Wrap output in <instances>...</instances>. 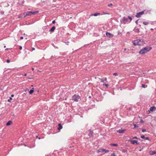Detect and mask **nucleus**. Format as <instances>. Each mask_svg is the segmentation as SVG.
Returning <instances> with one entry per match:
<instances>
[{"label":"nucleus","mask_w":156,"mask_h":156,"mask_svg":"<svg viewBox=\"0 0 156 156\" xmlns=\"http://www.w3.org/2000/svg\"><path fill=\"white\" fill-rule=\"evenodd\" d=\"M133 43L134 46L141 45L144 44V41L142 39H137L133 41Z\"/></svg>","instance_id":"obj_1"},{"label":"nucleus","mask_w":156,"mask_h":156,"mask_svg":"<svg viewBox=\"0 0 156 156\" xmlns=\"http://www.w3.org/2000/svg\"><path fill=\"white\" fill-rule=\"evenodd\" d=\"M152 49L151 47H147L143 48L140 51L139 53L140 54H143L147 53L148 51H149Z\"/></svg>","instance_id":"obj_2"},{"label":"nucleus","mask_w":156,"mask_h":156,"mask_svg":"<svg viewBox=\"0 0 156 156\" xmlns=\"http://www.w3.org/2000/svg\"><path fill=\"white\" fill-rule=\"evenodd\" d=\"M38 12V11H28L26 12L25 16H30L32 15H35Z\"/></svg>","instance_id":"obj_3"},{"label":"nucleus","mask_w":156,"mask_h":156,"mask_svg":"<svg viewBox=\"0 0 156 156\" xmlns=\"http://www.w3.org/2000/svg\"><path fill=\"white\" fill-rule=\"evenodd\" d=\"M80 98V97L76 94L74 95L73 97V100L76 101H78Z\"/></svg>","instance_id":"obj_4"},{"label":"nucleus","mask_w":156,"mask_h":156,"mask_svg":"<svg viewBox=\"0 0 156 156\" xmlns=\"http://www.w3.org/2000/svg\"><path fill=\"white\" fill-rule=\"evenodd\" d=\"M145 11V10H144L143 11H142L141 12L137 13L135 16L136 17L138 18L140 17L141 15H142L143 14H144Z\"/></svg>","instance_id":"obj_5"},{"label":"nucleus","mask_w":156,"mask_h":156,"mask_svg":"<svg viewBox=\"0 0 156 156\" xmlns=\"http://www.w3.org/2000/svg\"><path fill=\"white\" fill-rule=\"evenodd\" d=\"M131 143L133 144H135L136 145H140V143L139 142H138L137 140H130Z\"/></svg>","instance_id":"obj_6"},{"label":"nucleus","mask_w":156,"mask_h":156,"mask_svg":"<svg viewBox=\"0 0 156 156\" xmlns=\"http://www.w3.org/2000/svg\"><path fill=\"white\" fill-rule=\"evenodd\" d=\"M106 36L109 38H112L113 37V35L110 33L106 32Z\"/></svg>","instance_id":"obj_7"},{"label":"nucleus","mask_w":156,"mask_h":156,"mask_svg":"<svg viewBox=\"0 0 156 156\" xmlns=\"http://www.w3.org/2000/svg\"><path fill=\"white\" fill-rule=\"evenodd\" d=\"M89 133L88 134V136H89V137L88 138H90L91 137H93V131L90 129L89 130Z\"/></svg>","instance_id":"obj_8"},{"label":"nucleus","mask_w":156,"mask_h":156,"mask_svg":"<svg viewBox=\"0 0 156 156\" xmlns=\"http://www.w3.org/2000/svg\"><path fill=\"white\" fill-rule=\"evenodd\" d=\"M125 131H126V129H121L116 131L118 133H123Z\"/></svg>","instance_id":"obj_9"},{"label":"nucleus","mask_w":156,"mask_h":156,"mask_svg":"<svg viewBox=\"0 0 156 156\" xmlns=\"http://www.w3.org/2000/svg\"><path fill=\"white\" fill-rule=\"evenodd\" d=\"M55 28L56 27L55 26H53L50 29L49 31L51 32H53Z\"/></svg>","instance_id":"obj_10"},{"label":"nucleus","mask_w":156,"mask_h":156,"mask_svg":"<svg viewBox=\"0 0 156 156\" xmlns=\"http://www.w3.org/2000/svg\"><path fill=\"white\" fill-rule=\"evenodd\" d=\"M128 19L126 18L125 17H124L123 18L122 21H123V23L124 24H125L126 22L128 21Z\"/></svg>","instance_id":"obj_11"},{"label":"nucleus","mask_w":156,"mask_h":156,"mask_svg":"<svg viewBox=\"0 0 156 156\" xmlns=\"http://www.w3.org/2000/svg\"><path fill=\"white\" fill-rule=\"evenodd\" d=\"M49 28V27L48 25L43 27H42V29L44 30V32H45V30L48 29Z\"/></svg>","instance_id":"obj_12"},{"label":"nucleus","mask_w":156,"mask_h":156,"mask_svg":"<svg viewBox=\"0 0 156 156\" xmlns=\"http://www.w3.org/2000/svg\"><path fill=\"white\" fill-rule=\"evenodd\" d=\"M133 31L136 33H138L140 32L139 29L138 28H135L134 30Z\"/></svg>","instance_id":"obj_13"},{"label":"nucleus","mask_w":156,"mask_h":156,"mask_svg":"<svg viewBox=\"0 0 156 156\" xmlns=\"http://www.w3.org/2000/svg\"><path fill=\"white\" fill-rule=\"evenodd\" d=\"M156 107L155 106H153L151 107L150 109V110L151 111H153L156 109Z\"/></svg>","instance_id":"obj_14"},{"label":"nucleus","mask_w":156,"mask_h":156,"mask_svg":"<svg viewBox=\"0 0 156 156\" xmlns=\"http://www.w3.org/2000/svg\"><path fill=\"white\" fill-rule=\"evenodd\" d=\"M58 130H60L62 128V125L60 123H59L58 124Z\"/></svg>","instance_id":"obj_15"},{"label":"nucleus","mask_w":156,"mask_h":156,"mask_svg":"<svg viewBox=\"0 0 156 156\" xmlns=\"http://www.w3.org/2000/svg\"><path fill=\"white\" fill-rule=\"evenodd\" d=\"M100 13L96 12V13H94L93 14H91V15L96 16H97L98 15H100Z\"/></svg>","instance_id":"obj_16"},{"label":"nucleus","mask_w":156,"mask_h":156,"mask_svg":"<svg viewBox=\"0 0 156 156\" xmlns=\"http://www.w3.org/2000/svg\"><path fill=\"white\" fill-rule=\"evenodd\" d=\"M12 121H9L6 124V125L7 126H9L11 124Z\"/></svg>","instance_id":"obj_17"},{"label":"nucleus","mask_w":156,"mask_h":156,"mask_svg":"<svg viewBox=\"0 0 156 156\" xmlns=\"http://www.w3.org/2000/svg\"><path fill=\"white\" fill-rule=\"evenodd\" d=\"M34 88H33L32 89L29 91V93L30 94H32L34 92Z\"/></svg>","instance_id":"obj_18"},{"label":"nucleus","mask_w":156,"mask_h":156,"mask_svg":"<svg viewBox=\"0 0 156 156\" xmlns=\"http://www.w3.org/2000/svg\"><path fill=\"white\" fill-rule=\"evenodd\" d=\"M104 149L100 148L98 150V151L99 152H103L104 151Z\"/></svg>","instance_id":"obj_19"},{"label":"nucleus","mask_w":156,"mask_h":156,"mask_svg":"<svg viewBox=\"0 0 156 156\" xmlns=\"http://www.w3.org/2000/svg\"><path fill=\"white\" fill-rule=\"evenodd\" d=\"M143 23L144 25H147L149 23V22L146 21H144L143 22Z\"/></svg>","instance_id":"obj_20"},{"label":"nucleus","mask_w":156,"mask_h":156,"mask_svg":"<svg viewBox=\"0 0 156 156\" xmlns=\"http://www.w3.org/2000/svg\"><path fill=\"white\" fill-rule=\"evenodd\" d=\"M110 145L111 146H114L115 147H117L118 146V144H111Z\"/></svg>","instance_id":"obj_21"},{"label":"nucleus","mask_w":156,"mask_h":156,"mask_svg":"<svg viewBox=\"0 0 156 156\" xmlns=\"http://www.w3.org/2000/svg\"><path fill=\"white\" fill-rule=\"evenodd\" d=\"M147 85L145 84H142V87L143 88H145L147 87Z\"/></svg>","instance_id":"obj_22"},{"label":"nucleus","mask_w":156,"mask_h":156,"mask_svg":"<svg viewBox=\"0 0 156 156\" xmlns=\"http://www.w3.org/2000/svg\"><path fill=\"white\" fill-rule=\"evenodd\" d=\"M103 86H105L106 87H108L109 86V85L108 84H106V83H104L103 84Z\"/></svg>","instance_id":"obj_23"},{"label":"nucleus","mask_w":156,"mask_h":156,"mask_svg":"<svg viewBox=\"0 0 156 156\" xmlns=\"http://www.w3.org/2000/svg\"><path fill=\"white\" fill-rule=\"evenodd\" d=\"M133 125H134V129H135L136 128H138L139 127V126L138 125H137L136 124H133Z\"/></svg>","instance_id":"obj_24"},{"label":"nucleus","mask_w":156,"mask_h":156,"mask_svg":"<svg viewBox=\"0 0 156 156\" xmlns=\"http://www.w3.org/2000/svg\"><path fill=\"white\" fill-rule=\"evenodd\" d=\"M122 152L124 153H126L127 152V151L126 149H123L122 150Z\"/></svg>","instance_id":"obj_25"},{"label":"nucleus","mask_w":156,"mask_h":156,"mask_svg":"<svg viewBox=\"0 0 156 156\" xmlns=\"http://www.w3.org/2000/svg\"><path fill=\"white\" fill-rule=\"evenodd\" d=\"M156 154V151H152V153L151 154V155H154Z\"/></svg>","instance_id":"obj_26"},{"label":"nucleus","mask_w":156,"mask_h":156,"mask_svg":"<svg viewBox=\"0 0 156 156\" xmlns=\"http://www.w3.org/2000/svg\"><path fill=\"white\" fill-rule=\"evenodd\" d=\"M128 18L130 20V21H132V19L131 17L130 16H128Z\"/></svg>","instance_id":"obj_27"},{"label":"nucleus","mask_w":156,"mask_h":156,"mask_svg":"<svg viewBox=\"0 0 156 156\" xmlns=\"http://www.w3.org/2000/svg\"><path fill=\"white\" fill-rule=\"evenodd\" d=\"M140 137L142 139H145V136L144 135H142L140 136Z\"/></svg>","instance_id":"obj_28"},{"label":"nucleus","mask_w":156,"mask_h":156,"mask_svg":"<svg viewBox=\"0 0 156 156\" xmlns=\"http://www.w3.org/2000/svg\"><path fill=\"white\" fill-rule=\"evenodd\" d=\"M12 98L10 97L8 99V101L9 102H10V100H12Z\"/></svg>","instance_id":"obj_29"},{"label":"nucleus","mask_w":156,"mask_h":156,"mask_svg":"<svg viewBox=\"0 0 156 156\" xmlns=\"http://www.w3.org/2000/svg\"><path fill=\"white\" fill-rule=\"evenodd\" d=\"M145 139L146 140H150L149 139V138L148 137H145Z\"/></svg>","instance_id":"obj_30"},{"label":"nucleus","mask_w":156,"mask_h":156,"mask_svg":"<svg viewBox=\"0 0 156 156\" xmlns=\"http://www.w3.org/2000/svg\"><path fill=\"white\" fill-rule=\"evenodd\" d=\"M133 139H139V140H140V139H139L136 136H134L133 138Z\"/></svg>","instance_id":"obj_31"},{"label":"nucleus","mask_w":156,"mask_h":156,"mask_svg":"<svg viewBox=\"0 0 156 156\" xmlns=\"http://www.w3.org/2000/svg\"><path fill=\"white\" fill-rule=\"evenodd\" d=\"M110 156H116V155L115 153H112Z\"/></svg>","instance_id":"obj_32"},{"label":"nucleus","mask_w":156,"mask_h":156,"mask_svg":"<svg viewBox=\"0 0 156 156\" xmlns=\"http://www.w3.org/2000/svg\"><path fill=\"white\" fill-rule=\"evenodd\" d=\"M104 150L105 151H104V152H105V153H107V152H108L109 151V150H106V149H104Z\"/></svg>","instance_id":"obj_33"},{"label":"nucleus","mask_w":156,"mask_h":156,"mask_svg":"<svg viewBox=\"0 0 156 156\" xmlns=\"http://www.w3.org/2000/svg\"><path fill=\"white\" fill-rule=\"evenodd\" d=\"M142 132H146V130L145 129H143L142 130Z\"/></svg>","instance_id":"obj_34"},{"label":"nucleus","mask_w":156,"mask_h":156,"mask_svg":"<svg viewBox=\"0 0 156 156\" xmlns=\"http://www.w3.org/2000/svg\"><path fill=\"white\" fill-rule=\"evenodd\" d=\"M140 122L141 123H143L144 122V121L143 120L141 119L140 120Z\"/></svg>","instance_id":"obj_35"},{"label":"nucleus","mask_w":156,"mask_h":156,"mask_svg":"<svg viewBox=\"0 0 156 156\" xmlns=\"http://www.w3.org/2000/svg\"><path fill=\"white\" fill-rule=\"evenodd\" d=\"M0 13L2 15H3L4 14V12L3 11H1L0 12Z\"/></svg>","instance_id":"obj_36"},{"label":"nucleus","mask_w":156,"mask_h":156,"mask_svg":"<svg viewBox=\"0 0 156 156\" xmlns=\"http://www.w3.org/2000/svg\"><path fill=\"white\" fill-rule=\"evenodd\" d=\"M113 75L115 76H117L118 75V74L117 73H115L113 74Z\"/></svg>","instance_id":"obj_37"},{"label":"nucleus","mask_w":156,"mask_h":156,"mask_svg":"<svg viewBox=\"0 0 156 156\" xmlns=\"http://www.w3.org/2000/svg\"><path fill=\"white\" fill-rule=\"evenodd\" d=\"M103 13L104 14H105V15H106V14H108H108H109V13H108V12H103Z\"/></svg>","instance_id":"obj_38"},{"label":"nucleus","mask_w":156,"mask_h":156,"mask_svg":"<svg viewBox=\"0 0 156 156\" xmlns=\"http://www.w3.org/2000/svg\"><path fill=\"white\" fill-rule=\"evenodd\" d=\"M112 5V3H110L109 4H108V7H110Z\"/></svg>","instance_id":"obj_39"},{"label":"nucleus","mask_w":156,"mask_h":156,"mask_svg":"<svg viewBox=\"0 0 156 156\" xmlns=\"http://www.w3.org/2000/svg\"><path fill=\"white\" fill-rule=\"evenodd\" d=\"M69 41H67V42H65V43L67 45H69Z\"/></svg>","instance_id":"obj_40"},{"label":"nucleus","mask_w":156,"mask_h":156,"mask_svg":"<svg viewBox=\"0 0 156 156\" xmlns=\"http://www.w3.org/2000/svg\"><path fill=\"white\" fill-rule=\"evenodd\" d=\"M10 62V60L9 59H7L6 60V62L7 63H9Z\"/></svg>","instance_id":"obj_41"},{"label":"nucleus","mask_w":156,"mask_h":156,"mask_svg":"<svg viewBox=\"0 0 156 156\" xmlns=\"http://www.w3.org/2000/svg\"><path fill=\"white\" fill-rule=\"evenodd\" d=\"M52 23L53 24H55V20H53V21H52Z\"/></svg>","instance_id":"obj_42"},{"label":"nucleus","mask_w":156,"mask_h":156,"mask_svg":"<svg viewBox=\"0 0 156 156\" xmlns=\"http://www.w3.org/2000/svg\"><path fill=\"white\" fill-rule=\"evenodd\" d=\"M138 20H137L136 21L135 23L136 24H137V25L138 24Z\"/></svg>","instance_id":"obj_43"},{"label":"nucleus","mask_w":156,"mask_h":156,"mask_svg":"<svg viewBox=\"0 0 156 156\" xmlns=\"http://www.w3.org/2000/svg\"><path fill=\"white\" fill-rule=\"evenodd\" d=\"M22 48V47L21 46H20L19 47V49L20 50H21Z\"/></svg>","instance_id":"obj_44"},{"label":"nucleus","mask_w":156,"mask_h":156,"mask_svg":"<svg viewBox=\"0 0 156 156\" xmlns=\"http://www.w3.org/2000/svg\"><path fill=\"white\" fill-rule=\"evenodd\" d=\"M36 137L37 138H38V139H41V138H40V137H38V136H36Z\"/></svg>","instance_id":"obj_45"},{"label":"nucleus","mask_w":156,"mask_h":156,"mask_svg":"<svg viewBox=\"0 0 156 156\" xmlns=\"http://www.w3.org/2000/svg\"><path fill=\"white\" fill-rule=\"evenodd\" d=\"M23 37H20V39L22 40V39H23Z\"/></svg>","instance_id":"obj_46"},{"label":"nucleus","mask_w":156,"mask_h":156,"mask_svg":"<svg viewBox=\"0 0 156 156\" xmlns=\"http://www.w3.org/2000/svg\"><path fill=\"white\" fill-rule=\"evenodd\" d=\"M101 82H103V80L102 79H101Z\"/></svg>","instance_id":"obj_47"},{"label":"nucleus","mask_w":156,"mask_h":156,"mask_svg":"<svg viewBox=\"0 0 156 156\" xmlns=\"http://www.w3.org/2000/svg\"><path fill=\"white\" fill-rule=\"evenodd\" d=\"M14 96V95L13 94H12L11 95V97H13Z\"/></svg>","instance_id":"obj_48"},{"label":"nucleus","mask_w":156,"mask_h":156,"mask_svg":"<svg viewBox=\"0 0 156 156\" xmlns=\"http://www.w3.org/2000/svg\"><path fill=\"white\" fill-rule=\"evenodd\" d=\"M35 50V48H32V50Z\"/></svg>","instance_id":"obj_49"},{"label":"nucleus","mask_w":156,"mask_h":156,"mask_svg":"<svg viewBox=\"0 0 156 156\" xmlns=\"http://www.w3.org/2000/svg\"><path fill=\"white\" fill-rule=\"evenodd\" d=\"M104 80L105 81H106L107 80V78H105L104 79Z\"/></svg>","instance_id":"obj_50"},{"label":"nucleus","mask_w":156,"mask_h":156,"mask_svg":"<svg viewBox=\"0 0 156 156\" xmlns=\"http://www.w3.org/2000/svg\"><path fill=\"white\" fill-rule=\"evenodd\" d=\"M126 48H125L124 49V50L125 51H126Z\"/></svg>","instance_id":"obj_51"},{"label":"nucleus","mask_w":156,"mask_h":156,"mask_svg":"<svg viewBox=\"0 0 156 156\" xmlns=\"http://www.w3.org/2000/svg\"><path fill=\"white\" fill-rule=\"evenodd\" d=\"M27 78L30 79H32V78H29V77H27Z\"/></svg>","instance_id":"obj_52"},{"label":"nucleus","mask_w":156,"mask_h":156,"mask_svg":"<svg viewBox=\"0 0 156 156\" xmlns=\"http://www.w3.org/2000/svg\"><path fill=\"white\" fill-rule=\"evenodd\" d=\"M150 30H153V28H151V29H150Z\"/></svg>","instance_id":"obj_53"},{"label":"nucleus","mask_w":156,"mask_h":156,"mask_svg":"<svg viewBox=\"0 0 156 156\" xmlns=\"http://www.w3.org/2000/svg\"><path fill=\"white\" fill-rule=\"evenodd\" d=\"M27 74H25L24 75V76H27Z\"/></svg>","instance_id":"obj_54"},{"label":"nucleus","mask_w":156,"mask_h":156,"mask_svg":"<svg viewBox=\"0 0 156 156\" xmlns=\"http://www.w3.org/2000/svg\"><path fill=\"white\" fill-rule=\"evenodd\" d=\"M32 70H34V68H32Z\"/></svg>","instance_id":"obj_55"},{"label":"nucleus","mask_w":156,"mask_h":156,"mask_svg":"<svg viewBox=\"0 0 156 156\" xmlns=\"http://www.w3.org/2000/svg\"><path fill=\"white\" fill-rule=\"evenodd\" d=\"M8 50V48H7L5 49V50Z\"/></svg>","instance_id":"obj_56"},{"label":"nucleus","mask_w":156,"mask_h":156,"mask_svg":"<svg viewBox=\"0 0 156 156\" xmlns=\"http://www.w3.org/2000/svg\"><path fill=\"white\" fill-rule=\"evenodd\" d=\"M118 34L119 33V30L118 31Z\"/></svg>","instance_id":"obj_57"},{"label":"nucleus","mask_w":156,"mask_h":156,"mask_svg":"<svg viewBox=\"0 0 156 156\" xmlns=\"http://www.w3.org/2000/svg\"><path fill=\"white\" fill-rule=\"evenodd\" d=\"M141 150H142V149H140V150H139V151H141Z\"/></svg>","instance_id":"obj_58"},{"label":"nucleus","mask_w":156,"mask_h":156,"mask_svg":"<svg viewBox=\"0 0 156 156\" xmlns=\"http://www.w3.org/2000/svg\"><path fill=\"white\" fill-rule=\"evenodd\" d=\"M149 112H148V114H149L150 112V111H149Z\"/></svg>","instance_id":"obj_59"},{"label":"nucleus","mask_w":156,"mask_h":156,"mask_svg":"<svg viewBox=\"0 0 156 156\" xmlns=\"http://www.w3.org/2000/svg\"><path fill=\"white\" fill-rule=\"evenodd\" d=\"M149 112H148V114H149L150 112V111H149Z\"/></svg>","instance_id":"obj_60"},{"label":"nucleus","mask_w":156,"mask_h":156,"mask_svg":"<svg viewBox=\"0 0 156 156\" xmlns=\"http://www.w3.org/2000/svg\"><path fill=\"white\" fill-rule=\"evenodd\" d=\"M89 98H91V96H89Z\"/></svg>","instance_id":"obj_61"},{"label":"nucleus","mask_w":156,"mask_h":156,"mask_svg":"<svg viewBox=\"0 0 156 156\" xmlns=\"http://www.w3.org/2000/svg\"><path fill=\"white\" fill-rule=\"evenodd\" d=\"M33 85H31V87H33Z\"/></svg>","instance_id":"obj_62"},{"label":"nucleus","mask_w":156,"mask_h":156,"mask_svg":"<svg viewBox=\"0 0 156 156\" xmlns=\"http://www.w3.org/2000/svg\"><path fill=\"white\" fill-rule=\"evenodd\" d=\"M5 47H6V46H4V48H5Z\"/></svg>","instance_id":"obj_63"},{"label":"nucleus","mask_w":156,"mask_h":156,"mask_svg":"<svg viewBox=\"0 0 156 156\" xmlns=\"http://www.w3.org/2000/svg\"><path fill=\"white\" fill-rule=\"evenodd\" d=\"M127 53H129L128 51H127Z\"/></svg>","instance_id":"obj_64"}]
</instances>
